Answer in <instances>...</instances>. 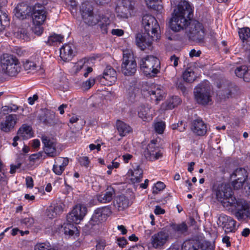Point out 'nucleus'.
Instances as JSON below:
<instances>
[{
	"label": "nucleus",
	"mask_w": 250,
	"mask_h": 250,
	"mask_svg": "<svg viewBox=\"0 0 250 250\" xmlns=\"http://www.w3.org/2000/svg\"><path fill=\"white\" fill-rule=\"evenodd\" d=\"M143 170L139 166H137L136 168L131 171V182L134 184L140 182L143 178Z\"/></svg>",
	"instance_id": "nucleus-35"
},
{
	"label": "nucleus",
	"mask_w": 250,
	"mask_h": 250,
	"mask_svg": "<svg viewBox=\"0 0 250 250\" xmlns=\"http://www.w3.org/2000/svg\"><path fill=\"white\" fill-rule=\"evenodd\" d=\"M2 72L9 76H16L21 70L20 62L16 57L9 54H3L0 59Z\"/></svg>",
	"instance_id": "nucleus-5"
},
{
	"label": "nucleus",
	"mask_w": 250,
	"mask_h": 250,
	"mask_svg": "<svg viewBox=\"0 0 250 250\" xmlns=\"http://www.w3.org/2000/svg\"><path fill=\"white\" fill-rule=\"evenodd\" d=\"M42 140L44 146V151L48 156L54 157L59 155V153L56 150V144L53 140L46 136H42Z\"/></svg>",
	"instance_id": "nucleus-16"
},
{
	"label": "nucleus",
	"mask_w": 250,
	"mask_h": 250,
	"mask_svg": "<svg viewBox=\"0 0 250 250\" xmlns=\"http://www.w3.org/2000/svg\"><path fill=\"white\" fill-rule=\"evenodd\" d=\"M21 166V164L19 163L17 165H11L10 166V172L11 174H14L16 172V169L20 168Z\"/></svg>",
	"instance_id": "nucleus-62"
},
{
	"label": "nucleus",
	"mask_w": 250,
	"mask_h": 250,
	"mask_svg": "<svg viewBox=\"0 0 250 250\" xmlns=\"http://www.w3.org/2000/svg\"><path fill=\"white\" fill-rule=\"evenodd\" d=\"M16 36L19 39L26 40L28 39L27 33L25 29L21 28L18 29L16 33Z\"/></svg>",
	"instance_id": "nucleus-50"
},
{
	"label": "nucleus",
	"mask_w": 250,
	"mask_h": 250,
	"mask_svg": "<svg viewBox=\"0 0 250 250\" xmlns=\"http://www.w3.org/2000/svg\"><path fill=\"white\" fill-rule=\"evenodd\" d=\"M188 230V227L185 222L170 223L151 236L150 244L155 249H162L170 239L178 238Z\"/></svg>",
	"instance_id": "nucleus-1"
},
{
	"label": "nucleus",
	"mask_w": 250,
	"mask_h": 250,
	"mask_svg": "<svg viewBox=\"0 0 250 250\" xmlns=\"http://www.w3.org/2000/svg\"><path fill=\"white\" fill-rule=\"evenodd\" d=\"M183 77L184 80L186 82L192 83L195 80L196 76L191 68H188L184 72Z\"/></svg>",
	"instance_id": "nucleus-36"
},
{
	"label": "nucleus",
	"mask_w": 250,
	"mask_h": 250,
	"mask_svg": "<svg viewBox=\"0 0 250 250\" xmlns=\"http://www.w3.org/2000/svg\"><path fill=\"white\" fill-rule=\"evenodd\" d=\"M33 6H30L25 3H21L15 9V16L19 19L23 20L31 15Z\"/></svg>",
	"instance_id": "nucleus-17"
},
{
	"label": "nucleus",
	"mask_w": 250,
	"mask_h": 250,
	"mask_svg": "<svg viewBox=\"0 0 250 250\" xmlns=\"http://www.w3.org/2000/svg\"><path fill=\"white\" fill-rule=\"evenodd\" d=\"M85 23L89 26H94L99 21V16L92 13L83 19Z\"/></svg>",
	"instance_id": "nucleus-38"
},
{
	"label": "nucleus",
	"mask_w": 250,
	"mask_h": 250,
	"mask_svg": "<svg viewBox=\"0 0 250 250\" xmlns=\"http://www.w3.org/2000/svg\"><path fill=\"white\" fill-rule=\"evenodd\" d=\"M181 102L180 99L178 96L172 97L166 103V109H171L179 104Z\"/></svg>",
	"instance_id": "nucleus-41"
},
{
	"label": "nucleus",
	"mask_w": 250,
	"mask_h": 250,
	"mask_svg": "<svg viewBox=\"0 0 250 250\" xmlns=\"http://www.w3.org/2000/svg\"><path fill=\"white\" fill-rule=\"evenodd\" d=\"M73 223H74L68 222V223L64 224L63 226H62L65 234H68L71 236L74 234V230L76 228L73 224Z\"/></svg>",
	"instance_id": "nucleus-44"
},
{
	"label": "nucleus",
	"mask_w": 250,
	"mask_h": 250,
	"mask_svg": "<svg viewBox=\"0 0 250 250\" xmlns=\"http://www.w3.org/2000/svg\"><path fill=\"white\" fill-rule=\"evenodd\" d=\"M30 16L33 23L36 25H41L43 23L47 17V11L45 7L39 3L33 6Z\"/></svg>",
	"instance_id": "nucleus-10"
},
{
	"label": "nucleus",
	"mask_w": 250,
	"mask_h": 250,
	"mask_svg": "<svg viewBox=\"0 0 250 250\" xmlns=\"http://www.w3.org/2000/svg\"><path fill=\"white\" fill-rule=\"evenodd\" d=\"M95 83V79L89 78L83 84V87L85 90L89 89Z\"/></svg>",
	"instance_id": "nucleus-52"
},
{
	"label": "nucleus",
	"mask_w": 250,
	"mask_h": 250,
	"mask_svg": "<svg viewBox=\"0 0 250 250\" xmlns=\"http://www.w3.org/2000/svg\"><path fill=\"white\" fill-rule=\"evenodd\" d=\"M133 8L134 5L130 0H123L122 3L116 7L117 15L121 18L127 19Z\"/></svg>",
	"instance_id": "nucleus-13"
},
{
	"label": "nucleus",
	"mask_w": 250,
	"mask_h": 250,
	"mask_svg": "<svg viewBox=\"0 0 250 250\" xmlns=\"http://www.w3.org/2000/svg\"><path fill=\"white\" fill-rule=\"evenodd\" d=\"M239 35L243 42L245 41L247 42H250V29L249 28L245 27L240 29L239 31Z\"/></svg>",
	"instance_id": "nucleus-43"
},
{
	"label": "nucleus",
	"mask_w": 250,
	"mask_h": 250,
	"mask_svg": "<svg viewBox=\"0 0 250 250\" xmlns=\"http://www.w3.org/2000/svg\"><path fill=\"white\" fill-rule=\"evenodd\" d=\"M232 193V190L229 187L222 184L218 187L216 190V198L222 204L228 197H230Z\"/></svg>",
	"instance_id": "nucleus-18"
},
{
	"label": "nucleus",
	"mask_w": 250,
	"mask_h": 250,
	"mask_svg": "<svg viewBox=\"0 0 250 250\" xmlns=\"http://www.w3.org/2000/svg\"><path fill=\"white\" fill-rule=\"evenodd\" d=\"M79 161L81 165L85 167H87L88 166L89 161L87 157H80L79 159Z\"/></svg>",
	"instance_id": "nucleus-54"
},
{
	"label": "nucleus",
	"mask_w": 250,
	"mask_h": 250,
	"mask_svg": "<svg viewBox=\"0 0 250 250\" xmlns=\"http://www.w3.org/2000/svg\"><path fill=\"white\" fill-rule=\"evenodd\" d=\"M186 32L190 39L199 42L204 41L205 31L202 23L197 21H191L186 27Z\"/></svg>",
	"instance_id": "nucleus-8"
},
{
	"label": "nucleus",
	"mask_w": 250,
	"mask_h": 250,
	"mask_svg": "<svg viewBox=\"0 0 250 250\" xmlns=\"http://www.w3.org/2000/svg\"><path fill=\"white\" fill-rule=\"evenodd\" d=\"M191 129L193 132L198 136H204L207 131V125L202 119H197L193 121Z\"/></svg>",
	"instance_id": "nucleus-20"
},
{
	"label": "nucleus",
	"mask_w": 250,
	"mask_h": 250,
	"mask_svg": "<svg viewBox=\"0 0 250 250\" xmlns=\"http://www.w3.org/2000/svg\"><path fill=\"white\" fill-rule=\"evenodd\" d=\"M230 184L235 190L243 188L246 193L250 195V177L247 170L242 167L235 169L230 175Z\"/></svg>",
	"instance_id": "nucleus-4"
},
{
	"label": "nucleus",
	"mask_w": 250,
	"mask_h": 250,
	"mask_svg": "<svg viewBox=\"0 0 250 250\" xmlns=\"http://www.w3.org/2000/svg\"><path fill=\"white\" fill-rule=\"evenodd\" d=\"M80 12L83 19L93 13V7L89 2H83L80 6Z\"/></svg>",
	"instance_id": "nucleus-33"
},
{
	"label": "nucleus",
	"mask_w": 250,
	"mask_h": 250,
	"mask_svg": "<svg viewBox=\"0 0 250 250\" xmlns=\"http://www.w3.org/2000/svg\"><path fill=\"white\" fill-rule=\"evenodd\" d=\"M98 209L100 210V211L105 220H106L107 217L109 216L111 213V210L108 207L99 208Z\"/></svg>",
	"instance_id": "nucleus-51"
},
{
	"label": "nucleus",
	"mask_w": 250,
	"mask_h": 250,
	"mask_svg": "<svg viewBox=\"0 0 250 250\" xmlns=\"http://www.w3.org/2000/svg\"><path fill=\"white\" fill-rule=\"evenodd\" d=\"M179 58L176 57L175 55L171 56L170 60L171 62H173V66L176 67L178 64Z\"/></svg>",
	"instance_id": "nucleus-63"
},
{
	"label": "nucleus",
	"mask_w": 250,
	"mask_h": 250,
	"mask_svg": "<svg viewBox=\"0 0 250 250\" xmlns=\"http://www.w3.org/2000/svg\"><path fill=\"white\" fill-rule=\"evenodd\" d=\"M64 206V205L62 203L51 205L46 210L47 216L49 218L57 217V215H60L63 212Z\"/></svg>",
	"instance_id": "nucleus-21"
},
{
	"label": "nucleus",
	"mask_w": 250,
	"mask_h": 250,
	"mask_svg": "<svg viewBox=\"0 0 250 250\" xmlns=\"http://www.w3.org/2000/svg\"><path fill=\"white\" fill-rule=\"evenodd\" d=\"M10 112L11 111L9 106H3L1 108L0 113L3 115L7 114Z\"/></svg>",
	"instance_id": "nucleus-60"
},
{
	"label": "nucleus",
	"mask_w": 250,
	"mask_h": 250,
	"mask_svg": "<svg viewBox=\"0 0 250 250\" xmlns=\"http://www.w3.org/2000/svg\"><path fill=\"white\" fill-rule=\"evenodd\" d=\"M118 244L120 247H124L127 243L126 240L124 237L119 238L117 239Z\"/></svg>",
	"instance_id": "nucleus-58"
},
{
	"label": "nucleus",
	"mask_w": 250,
	"mask_h": 250,
	"mask_svg": "<svg viewBox=\"0 0 250 250\" xmlns=\"http://www.w3.org/2000/svg\"><path fill=\"white\" fill-rule=\"evenodd\" d=\"M156 150L155 146V143L154 140H152L149 143L146 149L144 151V156L148 160V159H152L153 157H152V155L153 154H151V152H155Z\"/></svg>",
	"instance_id": "nucleus-39"
},
{
	"label": "nucleus",
	"mask_w": 250,
	"mask_h": 250,
	"mask_svg": "<svg viewBox=\"0 0 250 250\" xmlns=\"http://www.w3.org/2000/svg\"><path fill=\"white\" fill-rule=\"evenodd\" d=\"M87 212L84 205L78 204L73 208L72 211L67 215L68 222L78 224L83 219Z\"/></svg>",
	"instance_id": "nucleus-12"
},
{
	"label": "nucleus",
	"mask_w": 250,
	"mask_h": 250,
	"mask_svg": "<svg viewBox=\"0 0 250 250\" xmlns=\"http://www.w3.org/2000/svg\"><path fill=\"white\" fill-rule=\"evenodd\" d=\"M16 114H10L6 116L4 121L0 123V129L4 132L12 131L17 122Z\"/></svg>",
	"instance_id": "nucleus-15"
},
{
	"label": "nucleus",
	"mask_w": 250,
	"mask_h": 250,
	"mask_svg": "<svg viewBox=\"0 0 250 250\" xmlns=\"http://www.w3.org/2000/svg\"><path fill=\"white\" fill-rule=\"evenodd\" d=\"M100 211V210H99L98 208L95 210L91 219L88 222V225L89 227L91 226V228H92V227L96 225H98L102 221L105 220L104 218H103V215Z\"/></svg>",
	"instance_id": "nucleus-30"
},
{
	"label": "nucleus",
	"mask_w": 250,
	"mask_h": 250,
	"mask_svg": "<svg viewBox=\"0 0 250 250\" xmlns=\"http://www.w3.org/2000/svg\"><path fill=\"white\" fill-rule=\"evenodd\" d=\"M40 121L45 125H53L57 123V119L53 112H47L39 117Z\"/></svg>",
	"instance_id": "nucleus-23"
},
{
	"label": "nucleus",
	"mask_w": 250,
	"mask_h": 250,
	"mask_svg": "<svg viewBox=\"0 0 250 250\" xmlns=\"http://www.w3.org/2000/svg\"><path fill=\"white\" fill-rule=\"evenodd\" d=\"M250 207L248 205H242L241 208H237L235 215L238 220L250 219Z\"/></svg>",
	"instance_id": "nucleus-29"
},
{
	"label": "nucleus",
	"mask_w": 250,
	"mask_h": 250,
	"mask_svg": "<svg viewBox=\"0 0 250 250\" xmlns=\"http://www.w3.org/2000/svg\"><path fill=\"white\" fill-rule=\"evenodd\" d=\"M104 21H106V23L104 24V23H100V26L101 28V30L103 32V33H107L108 32V27L109 26V21L108 19H105L104 20Z\"/></svg>",
	"instance_id": "nucleus-53"
},
{
	"label": "nucleus",
	"mask_w": 250,
	"mask_h": 250,
	"mask_svg": "<svg viewBox=\"0 0 250 250\" xmlns=\"http://www.w3.org/2000/svg\"><path fill=\"white\" fill-rule=\"evenodd\" d=\"M248 69L249 68L247 66L242 65L236 68L235 73L237 77L242 78Z\"/></svg>",
	"instance_id": "nucleus-47"
},
{
	"label": "nucleus",
	"mask_w": 250,
	"mask_h": 250,
	"mask_svg": "<svg viewBox=\"0 0 250 250\" xmlns=\"http://www.w3.org/2000/svg\"><path fill=\"white\" fill-rule=\"evenodd\" d=\"M194 94L199 104L205 105L212 103L210 87L207 82L199 84L194 89Z\"/></svg>",
	"instance_id": "nucleus-7"
},
{
	"label": "nucleus",
	"mask_w": 250,
	"mask_h": 250,
	"mask_svg": "<svg viewBox=\"0 0 250 250\" xmlns=\"http://www.w3.org/2000/svg\"><path fill=\"white\" fill-rule=\"evenodd\" d=\"M140 65L141 69L146 75L154 76L159 72L160 62L153 56H147L142 59Z\"/></svg>",
	"instance_id": "nucleus-6"
},
{
	"label": "nucleus",
	"mask_w": 250,
	"mask_h": 250,
	"mask_svg": "<svg viewBox=\"0 0 250 250\" xmlns=\"http://www.w3.org/2000/svg\"><path fill=\"white\" fill-rule=\"evenodd\" d=\"M163 156V153L160 151H158L157 152L155 153L152 155V157H153L152 159H148V160L150 161H153L158 159L160 158H161Z\"/></svg>",
	"instance_id": "nucleus-61"
},
{
	"label": "nucleus",
	"mask_w": 250,
	"mask_h": 250,
	"mask_svg": "<svg viewBox=\"0 0 250 250\" xmlns=\"http://www.w3.org/2000/svg\"><path fill=\"white\" fill-rule=\"evenodd\" d=\"M236 222L230 217L225 214H221L218 217L217 224L223 227L226 233L234 232Z\"/></svg>",
	"instance_id": "nucleus-14"
},
{
	"label": "nucleus",
	"mask_w": 250,
	"mask_h": 250,
	"mask_svg": "<svg viewBox=\"0 0 250 250\" xmlns=\"http://www.w3.org/2000/svg\"><path fill=\"white\" fill-rule=\"evenodd\" d=\"M192 17V9L188 1H180L178 5L177 11L175 12L169 22V26L174 31L178 32L186 28L188 23V19L190 20Z\"/></svg>",
	"instance_id": "nucleus-3"
},
{
	"label": "nucleus",
	"mask_w": 250,
	"mask_h": 250,
	"mask_svg": "<svg viewBox=\"0 0 250 250\" xmlns=\"http://www.w3.org/2000/svg\"><path fill=\"white\" fill-rule=\"evenodd\" d=\"M137 69V63L133 55L130 52L124 53L121 71L125 76L133 75Z\"/></svg>",
	"instance_id": "nucleus-9"
},
{
	"label": "nucleus",
	"mask_w": 250,
	"mask_h": 250,
	"mask_svg": "<svg viewBox=\"0 0 250 250\" xmlns=\"http://www.w3.org/2000/svg\"><path fill=\"white\" fill-rule=\"evenodd\" d=\"M56 160L57 161H55V163H58L60 164V165H54L53 171L56 174L60 175L64 171L65 167L68 165V159L67 158L59 157Z\"/></svg>",
	"instance_id": "nucleus-28"
},
{
	"label": "nucleus",
	"mask_w": 250,
	"mask_h": 250,
	"mask_svg": "<svg viewBox=\"0 0 250 250\" xmlns=\"http://www.w3.org/2000/svg\"><path fill=\"white\" fill-rule=\"evenodd\" d=\"M147 5L150 8L160 11L162 9L161 0H146Z\"/></svg>",
	"instance_id": "nucleus-40"
},
{
	"label": "nucleus",
	"mask_w": 250,
	"mask_h": 250,
	"mask_svg": "<svg viewBox=\"0 0 250 250\" xmlns=\"http://www.w3.org/2000/svg\"><path fill=\"white\" fill-rule=\"evenodd\" d=\"M143 91L144 95L149 96L151 100L155 102L156 104L163 99L165 94L162 87L159 85H152L146 90L144 88Z\"/></svg>",
	"instance_id": "nucleus-11"
},
{
	"label": "nucleus",
	"mask_w": 250,
	"mask_h": 250,
	"mask_svg": "<svg viewBox=\"0 0 250 250\" xmlns=\"http://www.w3.org/2000/svg\"><path fill=\"white\" fill-rule=\"evenodd\" d=\"M131 203L124 195L117 196L114 201V205L118 210H123L130 206Z\"/></svg>",
	"instance_id": "nucleus-26"
},
{
	"label": "nucleus",
	"mask_w": 250,
	"mask_h": 250,
	"mask_svg": "<svg viewBox=\"0 0 250 250\" xmlns=\"http://www.w3.org/2000/svg\"><path fill=\"white\" fill-rule=\"evenodd\" d=\"M63 37L61 35L54 34L48 37L46 43L49 45H55L62 42Z\"/></svg>",
	"instance_id": "nucleus-42"
},
{
	"label": "nucleus",
	"mask_w": 250,
	"mask_h": 250,
	"mask_svg": "<svg viewBox=\"0 0 250 250\" xmlns=\"http://www.w3.org/2000/svg\"><path fill=\"white\" fill-rule=\"evenodd\" d=\"M21 225L24 226L27 228L31 227L35 223V221L32 217H26L23 219L21 220Z\"/></svg>",
	"instance_id": "nucleus-48"
},
{
	"label": "nucleus",
	"mask_w": 250,
	"mask_h": 250,
	"mask_svg": "<svg viewBox=\"0 0 250 250\" xmlns=\"http://www.w3.org/2000/svg\"><path fill=\"white\" fill-rule=\"evenodd\" d=\"M103 78L108 82V85H112L117 81V72L111 66L108 65L104 70Z\"/></svg>",
	"instance_id": "nucleus-22"
},
{
	"label": "nucleus",
	"mask_w": 250,
	"mask_h": 250,
	"mask_svg": "<svg viewBox=\"0 0 250 250\" xmlns=\"http://www.w3.org/2000/svg\"><path fill=\"white\" fill-rule=\"evenodd\" d=\"M236 90L234 84L230 83L227 87L217 92V96L221 100H226L231 97L232 94Z\"/></svg>",
	"instance_id": "nucleus-27"
},
{
	"label": "nucleus",
	"mask_w": 250,
	"mask_h": 250,
	"mask_svg": "<svg viewBox=\"0 0 250 250\" xmlns=\"http://www.w3.org/2000/svg\"><path fill=\"white\" fill-rule=\"evenodd\" d=\"M38 66L41 67L40 65H38L35 62L31 61L30 60H26L23 63V67L26 71H28L29 72L31 71L34 70Z\"/></svg>",
	"instance_id": "nucleus-45"
},
{
	"label": "nucleus",
	"mask_w": 250,
	"mask_h": 250,
	"mask_svg": "<svg viewBox=\"0 0 250 250\" xmlns=\"http://www.w3.org/2000/svg\"><path fill=\"white\" fill-rule=\"evenodd\" d=\"M18 135L23 139L32 137V128L26 125H23L18 131Z\"/></svg>",
	"instance_id": "nucleus-34"
},
{
	"label": "nucleus",
	"mask_w": 250,
	"mask_h": 250,
	"mask_svg": "<svg viewBox=\"0 0 250 250\" xmlns=\"http://www.w3.org/2000/svg\"><path fill=\"white\" fill-rule=\"evenodd\" d=\"M142 24L145 32L136 34V43L141 50H145L151 47L152 41L159 39V25L156 19L149 15L143 17Z\"/></svg>",
	"instance_id": "nucleus-2"
},
{
	"label": "nucleus",
	"mask_w": 250,
	"mask_h": 250,
	"mask_svg": "<svg viewBox=\"0 0 250 250\" xmlns=\"http://www.w3.org/2000/svg\"><path fill=\"white\" fill-rule=\"evenodd\" d=\"M165 187L166 186L164 183L161 182H158L155 184V187L153 188L152 193L154 194H158L159 191L163 190Z\"/></svg>",
	"instance_id": "nucleus-49"
},
{
	"label": "nucleus",
	"mask_w": 250,
	"mask_h": 250,
	"mask_svg": "<svg viewBox=\"0 0 250 250\" xmlns=\"http://www.w3.org/2000/svg\"><path fill=\"white\" fill-rule=\"evenodd\" d=\"M115 195V189L111 186H109L106 188L104 193L98 195V200L101 203H108L112 201Z\"/></svg>",
	"instance_id": "nucleus-24"
},
{
	"label": "nucleus",
	"mask_w": 250,
	"mask_h": 250,
	"mask_svg": "<svg viewBox=\"0 0 250 250\" xmlns=\"http://www.w3.org/2000/svg\"><path fill=\"white\" fill-rule=\"evenodd\" d=\"M153 126L155 131L158 134H161L164 132L166 125L163 121L157 122L154 123Z\"/></svg>",
	"instance_id": "nucleus-46"
},
{
	"label": "nucleus",
	"mask_w": 250,
	"mask_h": 250,
	"mask_svg": "<svg viewBox=\"0 0 250 250\" xmlns=\"http://www.w3.org/2000/svg\"><path fill=\"white\" fill-rule=\"evenodd\" d=\"M116 128L121 136H125L132 131V128L129 125L120 120L117 121Z\"/></svg>",
	"instance_id": "nucleus-31"
},
{
	"label": "nucleus",
	"mask_w": 250,
	"mask_h": 250,
	"mask_svg": "<svg viewBox=\"0 0 250 250\" xmlns=\"http://www.w3.org/2000/svg\"><path fill=\"white\" fill-rule=\"evenodd\" d=\"M138 116L144 121H149L152 120V117L149 113L148 107H141L138 112Z\"/></svg>",
	"instance_id": "nucleus-37"
},
{
	"label": "nucleus",
	"mask_w": 250,
	"mask_h": 250,
	"mask_svg": "<svg viewBox=\"0 0 250 250\" xmlns=\"http://www.w3.org/2000/svg\"><path fill=\"white\" fill-rule=\"evenodd\" d=\"M201 249L199 241L194 240H189L184 242L182 250H200Z\"/></svg>",
	"instance_id": "nucleus-32"
},
{
	"label": "nucleus",
	"mask_w": 250,
	"mask_h": 250,
	"mask_svg": "<svg viewBox=\"0 0 250 250\" xmlns=\"http://www.w3.org/2000/svg\"><path fill=\"white\" fill-rule=\"evenodd\" d=\"M72 44H65L60 49V57L64 62L70 61L74 56Z\"/></svg>",
	"instance_id": "nucleus-19"
},
{
	"label": "nucleus",
	"mask_w": 250,
	"mask_h": 250,
	"mask_svg": "<svg viewBox=\"0 0 250 250\" xmlns=\"http://www.w3.org/2000/svg\"><path fill=\"white\" fill-rule=\"evenodd\" d=\"M240 202H238L234 196H233L232 193L230 197H228L224 201H223L222 205L227 210L233 212L240 205Z\"/></svg>",
	"instance_id": "nucleus-25"
},
{
	"label": "nucleus",
	"mask_w": 250,
	"mask_h": 250,
	"mask_svg": "<svg viewBox=\"0 0 250 250\" xmlns=\"http://www.w3.org/2000/svg\"><path fill=\"white\" fill-rule=\"evenodd\" d=\"M26 185L28 188H31L33 187V180L31 177L28 176L26 178Z\"/></svg>",
	"instance_id": "nucleus-56"
},
{
	"label": "nucleus",
	"mask_w": 250,
	"mask_h": 250,
	"mask_svg": "<svg viewBox=\"0 0 250 250\" xmlns=\"http://www.w3.org/2000/svg\"><path fill=\"white\" fill-rule=\"evenodd\" d=\"M124 33V31L120 29H112L111 31V34L112 35H116L117 36H121L123 35Z\"/></svg>",
	"instance_id": "nucleus-57"
},
{
	"label": "nucleus",
	"mask_w": 250,
	"mask_h": 250,
	"mask_svg": "<svg viewBox=\"0 0 250 250\" xmlns=\"http://www.w3.org/2000/svg\"><path fill=\"white\" fill-rule=\"evenodd\" d=\"M244 81L247 82H250V69L249 68L248 71L245 73V75L242 77Z\"/></svg>",
	"instance_id": "nucleus-64"
},
{
	"label": "nucleus",
	"mask_w": 250,
	"mask_h": 250,
	"mask_svg": "<svg viewBox=\"0 0 250 250\" xmlns=\"http://www.w3.org/2000/svg\"><path fill=\"white\" fill-rule=\"evenodd\" d=\"M37 26L35 27L33 29V31L36 35L40 36L41 35L43 29L41 27L40 25H36Z\"/></svg>",
	"instance_id": "nucleus-59"
},
{
	"label": "nucleus",
	"mask_w": 250,
	"mask_h": 250,
	"mask_svg": "<svg viewBox=\"0 0 250 250\" xmlns=\"http://www.w3.org/2000/svg\"><path fill=\"white\" fill-rule=\"evenodd\" d=\"M106 246L105 241H99L97 242L96 246V250H104Z\"/></svg>",
	"instance_id": "nucleus-55"
}]
</instances>
